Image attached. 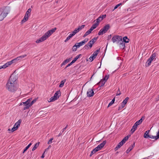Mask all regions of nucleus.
<instances>
[{"instance_id": "1", "label": "nucleus", "mask_w": 159, "mask_h": 159, "mask_svg": "<svg viewBox=\"0 0 159 159\" xmlns=\"http://www.w3.org/2000/svg\"><path fill=\"white\" fill-rule=\"evenodd\" d=\"M17 78L15 76L11 75L9 78L6 85V89L11 92H15L17 89L16 80Z\"/></svg>"}, {"instance_id": "2", "label": "nucleus", "mask_w": 159, "mask_h": 159, "mask_svg": "<svg viewBox=\"0 0 159 159\" xmlns=\"http://www.w3.org/2000/svg\"><path fill=\"white\" fill-rule=\"evenodd\" d=\"M9 8L7 7H4L0 8V21L3 20L9 13Z\"/></svg>"}, {"instance_id": "3", "label": "nucleus", "mask_w": 159, "mask_h": 159, "mask_svg": "<svg viewBox=\"0 0 159 159\" xmlns=\"http://www.w3.org/2000/svg\"><path fill=\"white\" fill-rule=\"evenodd\" d=\"M61 92L60 90L57 91L55 93L54 96L49 99V102H51L55 101L58 98L61 96Z\"/></svg>"}, {"instance_id": "4", "label": "nucleus", "mask_w": 159, "mask_h": 159, "mask_svg": "<svg viewBox=\"0 0 159 159\" xmlns=\"http://www.w3.org/2000/svg\"><path fill=\"white\" fill-rule=\"evenodd\" d=\"M122 40V37L118 35H114L111 39V41L113 43L116 42L117 44H118L120 41L121 42Z\"/></svg>"}, {"instance_id": "5", "label": "nucleus", "mask_w": 159, "mask_h": 159, "mask_svg": "<svg viewBox=\"0 0 159 159\" xmlns=\"http://www.w3.org/2000/svg\"><path fill=\"white\" fill-rule=\"evenodd\" d=\"M31 11V9L30 8H29L26 11L23 19L21 20V23L22 24L25 23L28 20L29 17L30 16L29 13H30Z\"/></svg>"}, {"instance_id": "6", "label": "nucleus", "mask_w": 159, "mask_h": 159, "mask_svg": "<svg viewBox=\"0 0 159 159\" xmlns=\"http://www.w3.org/2000/svg\"><path fill=\"white\" fill-rule=\"evenodd\" d=\"M109 78V75H106L102 80H101L100 81L97 83V84L100 86L101 84L100 87L103 86Z\"/></svg>"}, {"instance_id": "7", "label": "nucleus", "mask_w": 159, "mask_h": 159, "mask_svg": "<svg viewBox=\"0 0 159 159\" xmlns=\"http://www.w3.org/2000/svg\"><path fill=\"white\" fill-rule=\"evenodd\" d=\"M21 119H20L18 120V121L17 122H16L15 123L13 127L12 128V129L11 130V132H13L18 128L19 127L20 124L21 123Z\"/></svg>"}, {"instance_id": "8", "label": "nucleus", "mask_w": 159, "mask_h": 159, "mask_svg": "<svg viewBox=\"0 0 159 159\" xmlns=\"http://www.w3.org/2000/svg\"><path fill=\"white\" fill-rule=\"evenodd\" d=\"M94 43L93 42V40H90L89 42L87 43V44H86L84 46V48L85 49L88 50L89 48V47L91 48L92 46L93 45V44Z\"/></svg>"}, {"instance_id": "9", "label": "nucleus", "mask_w": 159, "mask_h": 159, "mask_svg": "<svg viewBox=\"0 0 159 159\" xmlns=\"http://www.w3.org/2000/svg\"><path fill=\"white\" fill-rule=\"evenodd\" d=\"M22 104L24 105V107L23 108V110H24L28 109L30 107V103H29V102H28L26 101L22 102L20 103V105Z\"/></svg>"}, {"instance_id": "10", "label": "nucleus", "mask_w": 159, "mask_h": 159, "mask_svg": "<svg viewBox=\"0 0 159 159\" xmlns=\"http://www.w3.org/2000/svg\"><path fill=\"white\" fill-rule=\"evenodd\" d=\"M106 16V15L105 14L100 16L96 20V22L99 24L100 22L102 21L104 18H105Z\"/></svg>"}, {"instance_id": "11", "label": "nucleus", "mask_w": 159, "mask_h": 159, "mask_svg": "<svg viewBox=\"0 0 159 159\" xmlns=\"http://www.w3.org/2000/svg\"><path fill=\"white\" fill-rule=\"evenodd\" d=\"M57 29V28L56 27H55L53 28H52L51 30H50L48 31L46 33L47 34V35L49 37Z\"/></svg>"}, {"instance_id": "12", "label": "nucleus", "mask_w": 159, "mask_h": 159, "mask_svg": "<svg viewBox=\"0 0 159 159\" xmlns=\"http://www.w3.org/2000/svg\"><path fill=\"white\" fill-rule=\"evenodd\" d=\"M94 94V92L93 89H89L87 93V95L88 97H91L93 96Z\"/></svg>"}, {"instance_id": "13", "label": "nucleus", "mask_w": 159, "mask_h": 159, "mask_svg": "<svg viewBox=\"0 0 159 159\" xmlns=\"http://www.w3.org/2000/svg\"><path fill=\"white\" fill-rule=\"evenodd\" d=\"M110 25L109 24H107L103 28H102V30L106 33L110 28Z\"/></svg>"}, {"instance_id": "14", "label": "nucleus", "mask_w": 159, "mask_h": 159, "mask_svg": "<svg viewBox=\"0 0 159 159\" xmlns=\"http://www.w3.org/2000/svg\"><path fill=\"white\" fill-rule=\"evenodd\" d=\"M106 143L107 141L106 140L104 141L102 143L98 145L97 147L100 150L104 146Z\"/></svg>"}, {"instance_id": "15", "label": "nucleus", "mask_w": 159, "mask_h": 159, "mask_svg": "<svg viewBox=\"0 0 159 159\" xmlns=\"http://www.w3.org/2000/svg\"><path fill=\"white\" fill-rule=\"evenodd\" d=\"M144 119L145 116H143L139 120L136 121L135 124H136V125L138 126V125H139L144 120Z\"/></svg>"}, {"instance_id": "16", "label": "nucleus", "mask_w": 159, "mask_h": 159, "mask_svg": "<svg viewBox=\"0 0 159 159\" xmlns=\"http://www.w3.org/2000/svg\"><path fill=\"white\" fill-rule=\"evenodd\" d=\"M135 146V143L134 142L133 144H132L130 147H129L127 150L126 152L127 153H128L134 148Z\"/></svg>"}, {"instance_id": "17", "label": "nucleus", "mask_w": 159, "mask_h": 159, "mask_svg": "<svg viewBox=\"0 0 159 159\" xmlns=\"http://www.w3.org/2000/svg\"><path fill=\"white\" fill-rule=\"evenodd\" d=\"M48 37V36L47 35L46 33H45V34L43 35L40 38V39L42 42L46 39Z\"/></svg>"}, {"instance_id": "18", "label": "nucleus", "mask_w": 159, "mask_h": 159, "mask_svg": "<svg viewBox=\"0 0 159 159\" xmlns=\"http://www.w3.org/2000/svg\"><path fill=\"white\" fill-rule=\"evenodd\" d=\"M118 44H119L120 47L121 49H124L125 48V43L122 41V40L121 41V42L120 41Z\"/></svg>"}, {"instance_id": "19", "label": "nucleus", "mask_w": 159, "mask_h": 159, "mask_svg": "<svg viewBox=\"0 0 159 159\" xmlns=\"http://www.w3.org/2000/svg\"><path fill=\"white\" fill-rule=\"evenodd\" d=\"M99 150V149H98L97 147L95 148L91 151L90 155V157H91L93 154H94L95 152Z\"/></svg>"}, {"instance_id": "20", "label": "nucleus", "mask_w": 159, "mask_h": 159, "mask_svg": "<svg viewBox=\"0 0 159 159\" xmlns=\"http://www.w3.org/2000/svg\"><path fill=\"white\" fill-rule=\"evenodd\" d=\"M152 61V60L149 58L148 59V60H147V61L146 62V64L145 66L147 67L149 66L151 64V62Z\"/></svg>"}, {"instance_id": "21", "label": "nucleus", "mask_w": 159, "mask_h": 159, "mask_svg": "<svg viewBox=\"0 0 159 159\" xmlns=\"http://www.w3.org/2000/svg\"><path fill=\"white\" fill-rule=\"evenodd\" d=\"M72 58V57H71V58H70L69 59H67L66 60H64L63 61V62L61 63V66H62L63 65H65L66 63L69 62L71 60Z\"/></svg>"}, {"instance_id": "22", "label": "nucleus", "mask_w": 159, "mask_h": 159, "mask_svg": "<svg viewBox=\"0 0 159 159\" xmlns=\"http://www.w3.org/2000/svg\"><path fill=\"white\" fill-rule=\"evenodd\" d=\"M81 56V54H80L79 55H77L74 59L71 62L72 64L74 63Z\"/></svg>"}, {"instance_id": "23", "label": "nucleus", "mask_w": 159, "mask_h": 159, "mask_svg": "<svg viewBox=\"0 0 159 159\" xmlns=\"http://www.w3.org/2000/svg\"><path fill=\"white\" fill-rule=\"evenodd\" d=\"M122 41L125 43H128L129 42V39L128 38L127 36H125L122 39Z\"/></svg>"}, {"instance_id": "24", "label": "nucleus", "mask_w": 159, "mask_h": 159, "mask_svg": "<svg viewBox=\"0 0 159 159\" xmlns=\"http://www.w3.org/2000/svg\"><path fill=\"white\" fill-rule=\"evenodd\" d=\"M150 131V130H148L147 131H146L145 133H144V135H143V137L146 139H148V137H149V134H148V133Z\"/></svg>"}, {"instance_id": "25", "label": "nucleus", "mask_w": 159, "mask_h": 159, "mask_svg": "<svg viewBox=\"0 0 159 159\" xmlns=\"http://www.w3.org/2000/svg\"><path fill=\"white\" fill-rule=\"evenodd\" d=\"M123 145H122L121 143V142H120L117 145L116 147L114 148V150L115 151H116L118 149L120 148Z\"/></svg>"}, {"instance_id": "26", "label": "nucleus", "mask_w": 159, "mask_h": 159, "mask_svg": "<svg viewBox=\"0 0 159 159\" xmlns=\"http://www.w3.org/2000/svg\"><path fill=\"white\" fill-rule=\"evenodd\" d=\"M67 127H68V125H66V127H65V128H63V129H62V130L60 132V133H59V134L57 135V136H58V137H59V136H61L62 135V134L63 133V132L64 131H65V130L67 128Z\"/></svg>"}, {"instance_id": "27", "label": "nucleus", "mask_w": 159, "mask_h": 159, "mask_svg": "<svg viewBox=\"0 0 159 159\" xmlns=\"http://www.w3.org/2000/svg\"><path fill=\"white\" fill-rule=\"evenodd\" d=\"M11 65V64L10 63V61L7 62L6 64H5L2 66L3 69L6 68V67H7Z\"/></svg>"}, {"instance_id": "28", "label": "nucleus", "mask_w": 159, "mask_h": 159, "mask_svg": "<svg viewBox=\"0 0 159 159\" xmlns=\"http://www.w3.org/2000/svg\"><path fill=\"white\" fill-rule=\"evenodd\" d=\"M66 79H65L64 80L61 81V82H60V84L59 85V87H60V88L64 86V84L65 83V82L66 81Z\"/></svg>"}, {"instance_id": "29", "label": "nucleus", "mask_w": 159, "mask_h": 159, "mask_svg": "<svg viewBox=\"0 0 159 159\" xmlns=\"http://www.w3.org/2000/svg\"><path fill=\"white\" fill-rule=\"evenodd\" d=\"M40 143L39 142L36 143L34 146L33 147L32 149V151H34L38 147L39 145V144Z\"/></svg>"}, {"instance_id": "30", "label": "nucleus", "mask_w": 159, "mask_h": 159, "mask_svg": "<svg viewBox=\"0 0 159 159\" xmlns=\"http://www.w3.org/2000/svg\"><path fill=\"white\" fill-rule=\"evenodd\" d=\"M32 145V143H30L28 144V146H27L24 149L23 151L22 152L23 153H24L25 152H26L27 150Z\"/></svg>"}, {"instance_id": "31", "label": "nucleus", "mask_w": 159, "mask_h": 159, "mask_svg": "<svg viewBox=\"0 0 159 159\" xmlns=\"http://www.w3.org/2000/svg\"><path fill=\"white\" fill-rule=\"evenodd\" d=\"M78 48H79V47H77V45L76 43L74 45L72 48V51H76L77 50V49Z\"/></svg>"}, {"instance_id": "32", "label": "nucleus", "mask_w": 159, "mask_h": 159, "mask_svg": "<svg viewBox=\"0 0 159 159\" xmlns=\"http://www.w3.org/2000/svg\"><path fill=\"white\" fill-rule=\"evenodd\" d=\"M157 53L156 52H154L152 54V55L150 56V57L149 58L150 59L152 60L154 59L156 56Z\"/></svg>"}, {"instance_id": "33", "label": "nucleus", "mask_w": 159, "mask_h": 159, "mask_svg": "<svg viewBox=\"0 0 159 159\" xmlns=\"http://www.w3.org/2000/svg\"><path fill=\"white\" fill-rule=\"evenodd\" d=\"M73 36V35L72 34H70V35L67 37L66 39L65 40V42H67L69 39H70Z\"/></svg>"}, {"instance_id": "34", "label": "nucleus", "mask_w": 159, "mask_h": 159, "mask_svg": "<svg viewBox=\"0 0 159 159\" xmlns=\"http://www.w3.org/2000/svg\"><path fill=\"white\" fill-rule=\"evenodd\" d=\"M76 43L77 45V47H79V48L81 46L85 44L83 41H82L80 43Z\"/></svg>"}, {"instance_id": "35", "label": "nucleus", "mask_w": 159, "mask_h": 159, "mask_svg": "<svg viewBox=\"0 0 159 159\" xmlns=\"http://www.w3.org/2000/svg\"><path fill=\"white\" fill-rule=\"evenodd\" d=\"M115 101V98H114L112 100V101L109 103V104L108 105L107 107H108L111 106L112 105V104H113L114 103Z\"/></svg>"}, {"instance_id": "36", "label": "nucleus", "mask_w": 159, "mask_h": 159, "mask_svg": "<svg viewBox=\"0 0 159 159\" xmlns=\"http://www.w3.org/2000/svg\"><path fill=\"white\" fill-rule=\"evenodd\" d=\"M99 25L98 23L97 22H96L95 24H93L91 27L93 28L94 29H95Z\"/></svg>"}, {"instance_id": "37", "label": "nucleus", "mask_w": 159, "mask_h": 159, "mask_svg": "<svg viewBox=\"0 0 159 159\" xmlns=\"http://www.w3.org/2000/svg\"><path fill=\"white\" fill-rule=\"evenodd\" d=\"M84 25H82L81 26H79L78 28L77 29V30L79 31L81 30L82 29L84 28L85 27Z\"/></svg>"}, {"instance_id": "38", "label": "nucleus", "mask_w": 159, "mask_h": 159, "mask_svg": "<svg viewBox=\"0 0 159 159\" xmlns=\"http://www.w3.org/2000/svg\"><path fill=\"white\" fill-rule=\"evenodd\" d=\"M105 33L104 31H103V30H102V29H101L99 31V32L98 34L99 35H102L104 34H105Z\"/></svg>"}, {"instance_id": "39", "label": "nucleus", "mask_w": 159, "mask_h": 159, "mask_svg": "<svg viewBox=\"0 0 159 159\" xmlns=\"http://www.w3.org/2000/svg\"><path fill=\"white\" fill-rule=\"evenodd\" d=\"M105 33L104 31H103V30H102V29H101L99 31V32L98 34L99 35H102L104 34H105Z\"/></svg>"}, {"instance_id": "40", "label": "nucleus", "mask_w": 159, "mask_h": 159, "mask_svg": "<svg viewBox=\"0 0 159 159\" xmlns=\"http://www.w3.org/2000/svg\"><path fill=\"white\" fill-rule=\"evenodd\" d=\"M91 33L89 31V30H88V31H87L85 33V34H84V35H83V37L84 38L87 35H88L90 33Z\"/></svg>"}, {"instance_id": "41", "label": "nucleus", "mask_w": 159, "mask_h": 159, "mask_svg": "<svg viewBox=\"0 0 159 159\" xmlns=\"http://www.w3.org/2000/svg\"><path fill=\"white\" fill-rule=\"evenodd\" d=\"M129 97H126L122 102L126 104L128 102V100L129 99Z\"/></svg>"}, {"instance_id": "42", "label": "nucleus", "mask_w": 159, "mask_h": 159, "mask_svg": "<svg viewBox=\"0 0 159 159\" xmlns=\"http://www.w3.org/2000/svg\"><path fill=\"white\" fill-rule=\"evenodd\" d=\"M79 31L77 30V29H76L72 32V34H73V36H74L76 33H77Z\"/></svg>"}, {"instance_id": "43", "label": "nucleus", "mask_w": 159, "mask_h": 159, "mask_svg": "<svg viewBox=\"0 0 159 159\" xmlns=\"http://www.w3.org/2000/svg\"><path fill=\"white\" fill-rule=\"evenodd\" d=\"M26 56H27V55L25 54V55H21V56H19V58H20V60L21 59H22L23 58L25 57Z\"/></svg>"}, {"instance_id": "44", "label": "nucleus", "mask_w": 159, "mask_h": 159, "mask_svg": "<svg viewBox=\"0 0 159 159\" xmlns=\"http://www.w3.org/2000/svg\"><path fill=\"white\" fill-rule=\"evenodd\" d=\"M159 139V135L157 134V135L156 136H153V139H154L155 140H157L158 139Z\"/></svg>"}, {"instance_id": "45", "label": "nucleus", "mask_w": 159, "mask_h": 159, "mask_svg": "<svg viewBox=\"0 0 159 159\" xmlns=\"http://www.w3.org/2000/svg\"><path fill=\"white\" fill-rule=\"evenodd\" d=\"M97 55L98 54L97 53H96V52H94L92 56L93 57V58L95 59Z\"/></svg>"}, {"instance_id": "46", "label": "nucleus", "mask_w": 159, "mask_h": 159, "mask_svg": "<svg viewBox=\"0 0 159 159\" xmlns=\"http://www.w3.org/2000/svg\"><path fill=\"white\" fill-rule=\"evenodd\" d=\"M137 126H138L137 125H136V124H134V125L133 126L132 128L134 129L135 130H136L137 129Z\"/></svg>"}, {"instance_id": "47", "label": "nucleus", "mask_w": 159, "mask_h": 159, "mask_svg": "<svg viewBox=\"0 0 159 159\" xmlns=\"http://www.w3.org/2000/svg\"><path fill=\"white\" fill-rule=\"evenodd\" d=\"M10 62L11 64L14 63H16V61L15 59H14L12 60H11V61H10Z\"/></svg>"}, {"instance_id": "48", "label": "nucleus", "mask_w": 159, "mask_h": 159, "mask_svg": "<svg viewBox=\"0 0 159 159\" xmlns=\"http://www.w3.org/2000/svg\"><path fill=\"white\" fill-rule=\"evenodd\" d=\"M36 101V100H34L30 103V107Z\"/></svg>"}, {"instance_id": "49", "label": "nucleus", "mask_w": 159, "mask_h": 159, "mask_svg": "<svg viewBox=\"0 0 159 159\" xmlns=\"http://www.w3.org/2000/svg\"><path fill=\"white\" fill-rule=\"evenodd\" d=\"M125 105H126L125 104L123 103V102H122L121 103V105L120 106L121 107V108H124L125 107Z\"/></svg>"}, {"instance_id": "50", "label": "nucleus", "mask_w": 159, "mask_h": 159, "mask_svg": "<svg viewBox=\"0 0 159 159\" xmlns=\"http://www.w3.org/2000/svg\"><path fill=\"white\" fill-rule=\"evenodd\" d=\"M53 139V138H51L48 142V144H49L52 143V141Z\"/></svg>"}, {"instance_id": "51", "label": "nucleus", "mask_w": 159, "mask_h": 159, "mask_svg": "<svg viewBox=\"0 0 159 159\" xmlns=\"http://www.w3.org/2000/svg\"><path fill=\"white\" fill-rule=\"evenodd\" d=\"M122 4L121 3H120L117 5H116L114 7V9H115L117 8L118 7H119L120 5H121Z\"/></svg>"}, {"instance_id": "52", "label": "nucleus", "mask_w": 159, "mask_h": 159, "mask_svg": "<svg viewBox=\"0 0 159 159\" xmlns=\"http://www.w3.org/2000/svg\"><path fill=\"white\" fill-rule=\"evenodd\" d=\"M88 40H89V39L88 38H86L82 41L84 43V44H85L86 43L88 42Z\"/></svg>"}, {"instance_id": "53", "label": "nucleus", "mask_w": 159, "mask_h": 159, "mask_svg": "<svg viewBox=\"0 0 159 159\" xmlns=\"http://www.w3.org/2000/svg\"><path fill=\"white\" fill-rule=\"evenodd\" d=\"M95 58H93V57L92 56H91L89 58L91 62Z\"/></svg>"}, {"instance_id": "54", "label": "nucleus", "mask_w": 159, "mask_h": 159, "mask_svg": "<svg viewBox=\"0 0 159 159\" xmlns=\"http://www.w3.org/2000/svg\"><path fill=\"white\" fill-rule=\"evenodd\" d=\"M72 64L70 62V63L69 64H68L65 67V68L64 69H66L67 67H68L70 66L71 65H72Z\"/></svg>"}, {"instance_id": "55", "label": "nucleus", "mask_w": 159, "mask_h": 159, "mask_svg": "<svg viewBox=\"0 0 159 159\" xmlns=\"http://www.w3.org/2000/svg\"><path fill=\"white\" fill-rule=\"evenodd\" d=\"M128 139V136H126L125 137V138L123 139L126 142V141Z\"/></svg>"}, {"instance_id": "56", "label": "nucleus", "mask_w": 159, "mask_h": 159, "mask_svg": "<svg viewBox=\"0 0 159 159\" xmlns=\"http://www.w3.org/2000/svg\"><path fill=\"white\" fill-rule=\"evenodd\" d=\"M98 39V37H94L91 40H93V43H94L96 40Z\"/></svg>"}, {"instance_id": "57", "label": "nucleus", "mask_w": 159, "mask_h": 159, "mask_svg": "<svg viewBox=\"0 0 159 159\" xmlns=\"http://www.w3.org/2000/svg\"><path fill=\"white\" fill-rule=\"evenodd\" d=\"M41 42H42L40 38L39 39H38L36 41V43H39Z\"/></svg>"}, {"instance_id": "58", "label": "nucleus", "mask_w": 159, "mask_h": 159, "mask_svg": "<svg viewBox=\"0 0 159 159\" xmlns=\"http://www.w3.org/2000/svg\"><path fill=\"white\" fill-rule=\"evenodd\" d=\"M16 61V63L19 60H20L19 57H17L16 58L14 59Z\"/></svg>"}, {"instance_id": "59", "label": "nucleus", "mask_w": 159, "mask_h": 159, "mask_svg": "<svg viewBox=\"0 0 159 159\" xmlns=\"http://www.w3.org/2000/svg\"><path fill=\"white\" fill-rule=\"evenodd\" d=\"M111 34L110 35H109L108 36V37H107V40H109L110 39H111Z\"/></svg>"}, {"instance_id": "60", "label": "nucleus", "mask_w": 159, "mask_h": 159, "mask_svg": "<svg viewBox=\"0 0 159 159\" xmlns=\"http://www.w3.org/2000/svg\"><path fill=\"white\" fill-rule=\"evenodd\" d=\"M118 91L119 92V93H118V92L116 93V95H120L121 94L120 92V91L119 89H118Z\"/></svg>"}, {"instance_id": "61", "label": "nucleus", "mask_w": 159, "mask_h": 159, "mask_svg": "<svg viewBox=\"0 0 159 159\" xmlns=\"http://www.w3.org/2000/svg\"><path fill=\"white\" fill-rule=\"evenodd\" d=\"M121 143L123 145L125 142V141L123 139H122L121 142Z\"/></svg>"}, {"instance_id": "62", "label": "nucleus", "mask_w": 159, "mask_h": 159, "mask_svg": "<svg viewBox=\"0 0 159 159\" xmlns=\"http://www.w3.org/2000/svg\"><path fill=\"white\" fill-rule=\"evenodd\" d=\"M135 130L134 129H133L132 128L131 129V130H130V131H131V134H133L134 132L135 131Z\"/></svg>"}, {"instance_id": "63", "label": "nucleus", "mask_w": 159, "mask_h": 159, "mask_svg": "<svg viewBox=\"0 0 159 159\" xmlns=\"http://www.w3.org/2000/svg\"><path fill=\"white\" fill-rule=\"evenodd\" d=\"M94 29L92 27H91L90 28L89 30V31H90L91 33V32Z\"/></svg>"}, {"instance_id": "64", "label": "nucleus", "mask_w": 159, "mask_h": 159, "mask_svg": "<svg viewBox=\"0 0 159 159\" xmlns=\"http://www.w3.org/2000/svg\"><path fill=\"white\" fill-rule=\"evenodd\" d=\"M31 99H29L27 100L26 101H27L28 102H29V103H30V102H31Z\"/></svg>"}]
</instances>
